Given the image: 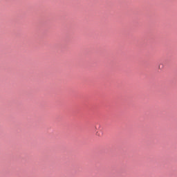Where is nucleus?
<instances>
[{
	"label": "nucleus",
	"mask_w": 177,
	"mask_h": 177,
	"mask_svg": "<svg viewBox=\"0 0 177 177\" xmlns=\"http://www.w3.org/2000/svg\"><path fill=\"white\" fill-rule=\"evenodd\" d=\"M162 68H164V64H159V69H160V70H162Z\"/></svg>",
	"instance_id": "f257e3e1"
}]
</instances>
